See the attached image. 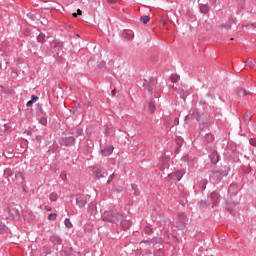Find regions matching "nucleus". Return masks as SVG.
<instances>
[{
    "instance_id": "21",
    "label": "nucleus",
    "mask_w": 256,
    "mask_h": 256,
    "mask_svg": "<svg viewBox=\"0 0 256 256\" xmlns=\"http://www.w3.org/2000/svg\"><path fill=\"white\" fill-rule=\"evenodd\" d=\"M148 111L151 115H153V113H155V111H157V107L155 106V100L153 98L150 99V101L148 103Z\"/></svg>"
},
{
    "instance_id": "13",
    "label": "nucleus",
    "mask_w": 256,
    "mask_h": 256,
    "mask_svg": "<svg viewBox=\"0 0 256 256\" xmlns=\"http://www.w3.org/2000/svg\"><path fill=\"white\" fill-rule=\"evenodd\" d=\"M88 201L87 198L84 196H78L76 197V205L79 207V209L85 208V205H87Z\"/></svg>"
},
{
    "instance_id": "33",
    "label": "nucleus",
    "mask_w": 256,
    "mask_h": 256,
    "mask_svg": "<svg viewBox=\"0 0 256 256\" xmlns=\"http://www.w3.org/2000/svg\"><path fill=\"white\" fill-rule=\"evenodd\" d=\"M140 21L141 23H143V25H147V23L151 21V16H141Z\"/></svg>"
},
{
    "instance_id": "29",
    "label": "nucleus",
    "mask_w": 256,
    "mask_h": 256,
    "mask_svg": "<svg viewBox=\"0 0 256 256\" xmlns=\"http://www.w3.org/2000/svg\"><path fill=\"white\" fill-rule=\"evenodd\" d=\"M206 143H213L215 141V136L212 133H208L204 137Z\"/></svg>"
},
{
    "instance_id": "60",
    "label": "nucleus",
    "mask_w": 256,
    "mask_h": 256,
    "mask_svg": "<svg viewBox=\"0 0 256 256\" xmlns=\"http://www.w3.org/2000/svg\"><path fill=\"white\" fill-rule=\"evenodd\" d=\"M154 93H156L157 95H159V93H161V90L155 88V89H154Z\"/></svg>"
},
{
    "instance_id": "44",
    "label": "nucleus",
    "mask_w": 256,
    "mask_h": 256,
    "mask_svg": "<svg viewBox=\"0 0 256 256\" xmlns=\"http://www.w3.org/2000/svg\"><path fill=\"white\" fill-rule=\"evenodd\" d=\"M107 63H105V61H100L98 63V69H105Z\"/></svg>"
},
{
    "instance_id": "30",
    "label": "nucleus",
    "mask_w": 256,
    "mask_h": 256,
    "mask_svg": "<svg viewBox=\"0 0 256 256\" xmlns=\"http://www.w3.org/2000/svg\"><path fill=\"white\" fill-rule=\"evenodd\" d=\"M251 171H252L251 165L242 166V167H241V172H242L244 175H249V173H251Z\"/></svg>"
},
{
    "instance_id": "5",
    "label": "nucleus",
    "mask_w": 256,
    "mask_h": 256,
    "mask_svg": "<svg viewBox=\"0 0 256 256\" xmlns=\"http://www.w3.org/2000/svg\"><path fill=\"white\" fill-rule=\"evenodd\" d=\"M143 81L144 91H148L150 95H153V88L155 87V78L151 77L149 81L147 79H144Z\"/></svg>"
},
{
    "instance_id": "9",
    "label": "nucleus",
    "mask_w": 256,
    "mask_h": 256,
    "mask_svg": "<svg viewBox=\"0 0 256 256\" xmlns=\"http://www.w3.org/2000/svg\"><path fill=\"white\" fill-rule=\"evenodd\" d=\"M209 173H211L212 175H216L218 181H221V179H223V177H227V175H229V171L227 170H210Z\"/></svg>"
},
{
    "instance_id": "40",
    "label": "nucleus",
    "mask_w": 256,
    "mask_h": 256,
    "mask_svg": "<svg viewBox=\"0 0 256 256\" xmlns=\"http://www.w3.org/2000/svg\"><path fill=\"white\" fill-rule=\"evenodd\" d=\"M170 79H171V82H172V83H177V81H179V75H177V74H172L171 77H170Z\"/></svg>"
},
{
    "instance_id": "55",
    "label": "nucleus",
    "mask_w": 256,
    "mask_h": 256,
    "mask_svg": "<svg viewBox=\"0 0 256 256\" xmlns=\"http://www.w3.org/2000/svg\"><path fill=\"white\" fill-rule=\"evenodd\" d=\"M172 125H179V118H174V123Z\"/></svg>"
},
{
    "instance_id": "42",
    "label": "nucleus",
    "mask_w": 256,
    "mask_h": 256,
    "mask_svg": "<svg viewBox=\"0 0 256 256\" xmlns=\"http://www.w3.org/2000/svg\"><path fill=\"white\" fill-rule=\"evenodd\" d=\"M243 27H246V29L251 30V29H256V23L244 25Z\"/></svg>"
},
{
    "instance_id": "26",
    "label": "nucleus",
    "mask_w": 256,
    "mask_h": 256,
    "mask_svg": "<svg viewBox=\"0 0 256 256\" xmlns=\"http://www.w3.org/2000/svg\"><path fill=\"white\" fill-rule=\"evenodd\" d=\"M58 151H59V144L55 143L54 141V143L51 146H49L48 153H57Z\"/></svg>"
},
{
    "instance_id": "2",
    "label": "nucleus",
    "mask_w": 256,
    "mask_h": 256,
    "mask_svg": "<svg viewBox=\"0 0 256 256\" xmlns=\"http://www.w3.org/2000/svg\"><path fill=\"white\" fill-rule=\"evenodd\" d=\"M189 113L199 123L200 131H203L204 127H211L213 125V120H207L205 113H201L199 109H191Z\"/></svg>"
},
{
    "instance_id": "28",
    "label": "nucleus",
    "mask_w": 256,
    "mask_h": 256,
    "mask_svg": "<svg viewBox=\"0 0 256 256\" xmlns=\"http://www.w3.org/2000/svg\"><path fill=\"white\" fill-rule=\"evenodd\" d=\"M151 243H154L155 245H163L164 240L161 237H154L150 240Z\"/></svg>"
},
{
    "instance_id": "14",
    "label": "nucleus",
    "mask_w": 256,
    "mask_h": 256,
    "mask_svg": "<svg viewBox=\"0 0 256 256\" xmlns=\"http://www.w3.org/2000/svg\"><path fill=\"white\" fill-rule=\"evenodd\" d=\"M15 179L19 181L20 185H22L23 190L25 191V173L23 172H16Z\"/></svg>"
},
{
    "instance_id": "16",
    "label": "nucleus",
    "mask_w": 256,
    "mask_h": 256,
    "mask_svg": "<svg viewBox=\"0 0 256 256\" xmlns=\"http://www.w3.org/2000/svg\"><path fill=\"white\" fill-rule=\"evenodd\" d=\"M119 225L124 231H127V229H131V221L125 219L123 216L122 219L119 221Z\"/></svg>"
},
{
    "instance_id": "45",
    "label": "nucleus",
    "mask_w": 256,
    "mask_h": 256,
    "mask_svg": "<svg viewBox=\"0 0 256 256\" xmlns=\"http://www.w3.org/2000/svg\"><path fill=\"white\" fill-rule=\"evenodd\" d=\"M115 179V173L109 176L107 180V185H111V182Z\"/></svg>"
},
{
    "instance_id": "59",
    "label": "nucleus",
    "mask_w": 256,
    "mask_h": 256,
    "mask_svg": "<svg viewBox=\"0 0 256 256\" xmlns=\"http://www.w3.org/2000/svg\"><path fill=\"white\" fill-rule=\"evenodd\" d=\"M190 119L191 118L189 117V115H186L184 121L187 123L188 121H190Z\"/></svg>"
},
{
    "instance_id": "11",
    "label": "nucleus",
    "mask_w": 256,
    "mask_h": 256,
    "mask_svg": "<svg viewBox=\"0 0 256 256\" xmlns=\"http://www.w3.org/2000/svg\"><path fill=\"white\" fill-rule=\"evenodd\" d=\"M96 179H103L109 175V172L104 167L96 168L95 170Z\"/></svg>"
},
{
    "instance_id": "56",
    "label": "nucleus",
    "mask_w": 256,
    "mask_h": 256,
    "mask_svg": "<svg viewBox=\"0 0 256 256\" xmlns=\"http://www.w3.org/2000/svg\"><path fill=\"white\" fill-rule=\"evenodd\" d=\"M126 35H127V39H128V40L133 39V34H131V33H127Z\"/></svg>"
},
{
    "instance_id": "32",
    "label": "nucleus",
    "mask_w": 256,
    "mask_h": 256,
    "mask_svg": "<svg viewBox=\"0 0 256 256\" xmlns=\"http://www.w3.org/2000/svg\"><path fill=\"white\" fill-rule=\"evenodd\" d=\"M39 123L41 125L47 126V113L45 115H40Z\"/></svg>"
},
{
    "instance_id": "7",
    "label": "nucleus",
    "mask_w": 256,
    "mask_h": 256,
    "mask_svg": "<svg viewBox=\"0 0 256 256\" xmlns=\"http://www.w3.org/2000/svg\"><path fill=\"white\" fill-rule=\"evenodd\" d=\"M224 207H225L226 211H229L230 214H232L233 217H235V215H237V210H235V207H237V202L226 200Z\"/></svg>"
},
{
    "instance_id": "27",
    "label": "nucleus",
    "mask_w": 256,
    "mask_h": 256,
    "mask_svg": "<svg viewBox=\"0 0 256 256\" xmlns=\"http://www.w3.org/2000/svg\"><path fill=\"white\" fill-rule=\"evenodd\" d=\"M236 93H237V95H239V97H245V95H251L250 92H247V90H245L243 88H237Z\"/></svg>"
},
{
    "instance_id": "54",
    "label": "nucleus",
    "mask_w": 256,
    "mask_h": 256,
    "mask_svg": "<svg viewBox=\"0 0 256 256\" xmlns=\"http://www.w3.org/2000/svg\"><path fill=\"white\" fill-rule=\"evenodd\" d=\"M110 134H111V129H109V127H107L105 130V135L109 136Z\"/></svg>"
},
{
    "instance_id": "1",
    "label": "nucleus",
    "mask_w": 256,
    "mask_h": 256,
    "mask_svg": "<svg viewBox=\"0 0 256 256\" xmlns=\"http://www.w3.org/2000/svg\"><path fill=\"white\" fill-rule=\"evenodd\" d=\"M121 219H123V214L119 213L115 206H110L108 210H105L102 214V221L110 223V225L119 226Z\"/></svg>"
},
{
    "instance_id": "3",
    "label": "nucleus",
    "mask_w": 256,
    "mask_h": 256,
    "mask_svg": "<svg viewBox=\"0 0 256 256\" xmlns=\"http://www.w3.org/2000/svg\"><path fill=\"white\" fill-rule=\"evenodd\" d=\"M51 51L53 54V57H59L63 54V42L59 40H54L51 42Z\"/></svg>"
},
{
    "instance_id": "46",
    "label": "nucleus",
    "mask_w": 256,
    "mask_h": 256,
    "mask_svg": "<svg viewBox=\"0 0 256 256\" xmlns=\"http://www.w3.org/2000/svg\"><path fill=\"white\" fill-rule=\"evenodd\" d=\"M57 193H55V192H52L51 194H50V201H55L56 199H57Z\"/></svg>"
},
{
    "instance_id": "63",
    "label": "nucleus",
    "mask_w": 256,
    "mask_h": 256,
    "mask_svg": "<svg viewBox=\"0 0 256 256\" xmlns=\"http://www.w3.org/2000/svg\"><path fill=\"white\" fill-rule=\"evenodd\" d=\"M76 14L83 15V11H81V9H78Z\"/></svg>"
},
{
    "instance_id": "15",
    "label": "nucleus",
    "mask_w": 256,
    "mask_h": 256,
    "mask_svg": "<svg viewBox=\"0 0 256 256\" xmlns=\"http://www.w3.org/2000/svg\"><path fill=\"white\" fill-rule=\"evenodd\" d=\"M219 157V153L216 150H212L209 154V159L213 165H217V163H219Z\"/></svg>"
},
{
    "instance_id": "25",
    "label": "nucleus",
    "mask_w": 256,
    "mask_h": 256,
    "mask_svg": "<svg viewBox=\"0 0 256 256\" xmlns=\"http://www.w3.org/2000/svg\"><path fill=\"white\" fill-rule=\"evenodd\" d=\"M198 3L200 4V7H199L200 13H202L203 15H207V12L210 9L209 5L201 4V0H198Z\"/></svg>"
},
{
    "instance_id": "10",
    "label": "nucleus",
    "mask_w": 256,
    "mask_h": 256,
    "mask_svg": "<svg viewBox=\"0 0 256 256\" xmlns=\"http://www.w3.org/2000/svg\"><path fill=\"white\" fill-rule=\"evenodd\" d=\"M210 201L212 203L211 209H213V207H215V205H219V203L221 201V196L219 195L218 192H212L210 194Z\"/></svg>"
},
{
    "instance_id": "23",
    "label": "nucleus",
    "mask_w": 256,
    "mask_h": 256,
    "mask_svg": "<svg viewBox=\"0 0 256 256\" xmlns=\"http://www.w3.org/2000/svg\"><path fill=\"white\" fill-rule=\"evenodd\" d=\"M35 111H36V115L38 117H41V115H45V111L43 110V104L41 103H37L36 104V108H35Z\"/></svg>"
},
{
    "instance_id": "61",
    "label": "nucleus",
    "mask_w": 256,
    "mask_h": 256,
    "mask_svg": "<svg viewBox=\"0 0 256 256\" xmlns=\"http://www.w3.org/2000/svg\"><path fill=\"white\" fill-rule=\"evenodd\" d=\"M44 209H45L46 211H51V210H52V208H51L50 206H45Z\"/></svg>"
},
{
    "instance_id": "6",
    "label": "nucleus",
    "mask_w": 256,
    "mask_h": 256,
    "mask_svg": "<svg viewBox=\"0 0 256 256\" xmlns=\"http://www.w3.org/2000/svg\"><path fill=\"white\" fill-rule=\"evenodd\" d=\"M59 144L62 145V147H73V145H75V137L74 136L62 137L59 140Z\"/></svg>"
},
{
    "instance_id": "19",
    "label": "nucleus",
    "mask_w": 256,
    "mask_h": 256,
    "mask_svg": "<svg viewBox=\"0 0 256 256\" xmlns=\"http://www.w3.org/2000/svg\"><path fill=\"white\" fill-rule=\"evenodd\" d=\"M197 206L199 209H209V207H211V203L208 200H200L197 203Z\"/></svg>"
},
{
    "instance_id": "4",
    "label": "nucleus",
    "mask_w": 256,
    "mask_h": 256,
    "mask_svg": "<svg viewBox=\"0 0 256 256\" xmlns=\"http://www.w3.org/2000/svg\"><path fill=\"white\" fill-rule=\"evenodd\" d=\"M187 221H189V219L187 218L185 213H179L175 227H177V229H180V231H183V229L187 227Z\"/></svg>"
},
{
    "instance_id": "43",
    "label": "nucleus",
    "mask_w": 256,
    "mask_h": 256,
    "mask_svg": "<svg viewBox=\"0 0 256 256\" xmlns=\"http://www.w3.org/2000/svg\"><path fill=\"white\" fill-rule=\"evenodd\" d=\"M48 219L50 221H55L57 219V214L56 213L49 214Z\"/></svg>"
},
{
    "instance_id": "62",
    "label": "nucleus",
    "mask_w": 256,
    "mask_h": 256,
    "mask_svg": "<svg viewBox=\"0 0 256 256\" xmlns=\"http://www.w3.org/2000/svg\"><path fill=\"white\" fill-rule=\"evenodd\" d=\"M162 163H163V165H164V167L167 165V159H162Z\"/></svg>"
},
{
    "instance_id": "53",
    "label": "nucleus",
    "mask_w": 256,
    "mask_h": 256,
    "mask_svg": "<svg viewBox=\"0 0 256 256\" xmlns=\"http://www.w3.org/2000/svg\"><path fill=\"white\" fill-rule=\"evenodd\" d=\"M5 231V224H0V233H3Z\"/></svg>"
},
{
    "instance_id": "48",
    "label": "nucleus",
    "mask_w": 256,
    "mask_h": 256,
    "mask_svg": "<svg viewBox=\"0 0 256 256\" xmlns=\"http://www.w3.org/2000/svg\"><path fill=\"white\" fill-rule=\"evenodd\" d=\"M62 252H64V254H65L66 256H71V255H73V247H70V251H69V252H67V251H65V250H63Z\"/></svg>"
},
{
    "instance_id": "39",
    "label": "nucleus",
    "mask_w": 256,
    "mask_h": 256,
    "mask_svg": "<svg viewBox=\"0 0 256 256\" xmlns=\"http://www.w3.org/2000/svg\"><path fill=\"white\" fill-rule=\"evenodd\" d=\"M207 183H209V181H207V179H203L201 181V189H202V191H205V189H207Z\"/></svg>"
},
{
    "instance_id": "38",
    "label": "nucleus",
    "mask_w": 256,
    "mask_h": 256,
    "mask_svg": "<svg viewBox=\"0 0 256 256\" xmlns=\"http://www.w3.org/2000/svg\"><path fill=\"white\" fill-rule=\"evenodd\" d=\"M132 187V191H134V195L137 197L140 195L139 189L137 188V186L135 184L131 185Z\"/></svg>"
},
{
    "instance_id": "58",
    "label": "nucleus",
    "mask_w": 256,
    "mask_h": 256,
    "mask_svg": "<svg viewBox=\"0 0 256 256\" xmlns=\"http://www.w3.org/2000/svg\"><path fill=\"white\" fill-rule=\"evenodd\" d=\"M199 104H200V105H207V101L201 100V101L199 102Z\"/></svg>"
},
{
    "instance_id": "20",
    "label": "nucleus",
    "mask_w": 256,
    "mask_h": 256,
    "mask_svg": "<svg viewBox=\"0 0 256 256\" xmlns=\"http://www.w3.org/2000/svg\"><path fill=\"white\" fill-rule=\"evenodd\" d=\"M50 241L53 243V245H61V243H63V240L61 239V237H59L56 234H53L52 236H50Z\"/></svg>"
},
{
    "instance_id": "22",
    "label": "nucleus",
    "mask_w": 256,
    "mask_h": 256,
    "mask_svg": "<svg viewBox=\"0 0 256 256\" xmlns=\"http://www.w3.org/2000/svg\"><path fill=\"white\" fill-rule=\"evenodd\" d=\"M36 40L38 43L43 45L44 43H47V35H45L43 32H40L39 35L36 36Z\"/></svg>"
},
{
    "instance_id": "24",
    "label": "nucleus",
    "mask_w": 256,
    "mask_h": 256,
    "mask_svg": "<svg viewBox=\"0 0 256 256\" xmlns=\"http://www.w3.org/2000/svg\"><path fill=\"white\" fill-rule=\"evenodd\" d=\"M28 49L30 50L31 53H37L39 49V45H37L36 42H29L28 43Z\"/></svg>"
},
{
    "instance_id": "37",
    "label": "nucleus",
    "mask_w": 256,
    "mask_h": 256,
    "mask_svg": "<svg viewBox=\"0 0 256 256\" xmlns=\"http://www.w3.org/2000/svg\"><path fill=\"white\" fill-rule=\"evenodd\" d=\"M189 94H187V92H185V90L184 89H181L180 90V99H183L184 101H185V99H187V96H188Z\"/></svg>"
},
{
    "instance_id": "17",
    "label": "nucleus",
    "mask_w": 256,
    "mask_h": 256,
    "mask_svg": "<svg viewBox=\"0 0 256 256\" xmlns=\"http://www.w3.org/2000/svg\"><path fill=\"white\" fill-rule=\"evenodd\" d=\"M233 23L234 24L237 23V19L230 18L228 23L220 25L219 28L226 29V31H229V29H231V26L233 25Z\"/></svg>"
},
{
    "instance_id": "49",
    "label": "nucleus",
    "mask_w": 256,
    "mask_h": 256,
    "mask_svg": "<svg viewBox=\"0 0 256 256\" xmlns=\"http://www.w3.org/2000/svg\"><path fill=\"white\" fill-rule=\"evenodd\" d=\"M31 101H32V103H37V101H39V97L37 95H32Z\"/></svg>"
},
{
    "instance_id": "47",
    "label": "nucleus",
    "mask_w": 256,
    "mask_h": 256,
    "mask_svg": "<svg viewBox=\"0 0 256 256\" xmlns=\"http://www.w3.org/2000/svg\"><path fill=\"white\" fill-rule=\"evenodd\" d=\"M246 65H247L248 67H255V62H254L253 60H247V61H246Z\"/></svg>"
},
{
    "instance_id": "12",
    "label": "nucleus",
    "mask_w": 256,
    "mask_h": 256,
    "mask_svg": "<svg viewBox=\"0 0 256 256\" xmlns=\"http://www.w3.org/2000/svg\"><path fill=\"white\" fill-rule=\"evenodd\" d=\"M183 175H185V169H180V170L168 175V177L173 179V181H181V179H183Z\"/></svg>"
},
{
    "instance_id": "34",
    "label": "nucleus",
    "mask_w": 256,
    "mask_h": 256,
    "mask_svg": "<svg viewBox=\"0 0 256 256\" xmlns=\"http://www.w3.org/2000/svg\"><path fill=\"white\" fill-rule=\"evenodd\" d=\"M4 177L6 179H9V177H13V171H11L10 168H6L4 170Z\"/></svg>"
},
{
    "instance_id": "64",
    "label": "nucleus",
    "mask_w": 256,
    "mask_h": 256,
    "mask_svg": "<svg viewBox=\"0 0 256 256\" xmlns=\"http://www.w3.org/2000/svg\"><path fill=\"white\" fill-rule=\"evenodd\" d=\"M141 243H149V244H151V240H142Z\"/></svg>"
},
{
    "instance_id": "51",
    "label": "nucleus",
    "mask_w": 256,
    "mask_h": 256,
    "mask_svg": "<svg viewBox=\"0 0 256 256\" xmlns=\"http://www.w3.org/2000/svg\"><path fill=\"white\" fill-rule=\"evenodd\" d=\"M249 143H250V145H252V147H256V138H251L249 140Z\"/></svg>"
},
{
    "instance_id": "35",
    "label": "nucleus",
    "mask_w": 256,
    "mask_h": 256,
    "mask_svg": "<svg viewBox=\"0 0 256 256\" xmlns=\"http://www.w3.org/2000/svg\"><path fill=\"white\" fill-rule=\"evenodd\" d=\"M64 224H65V227H67V229L73 228V223H71V220L69 218H66L64 220Z\"/></svg>"
},
{
    "instance_id": "50",
    "label": "nucleus",
    "mask_w": 256,
    "mask_h": 256,
    "mask_svg": "<svg viewBox=\"0 0 256 256\" xmlns=\"http://www.w3.org/2000/svg\"><path fill=\"white\" fill-rule=\"evenodd\" d=\"M81 135H83V129L78 128V129L76 130V137H80Z\"/></svg>"
},
{
    "instance_id": "18",
    "label": "nucleus",
    "mask_w": 256,
    "mask_h": 256,
    "mask_svg": "<svg viewBox=\"0 0 256 256\" xmlns=\"http://www.w3.org/2000/svg\"><path fill=\"white\" fill-rule=\"evenodd\" d=\"M115 148L111 145L106 146L104 149L101 150V153L104 157H109V155H111V153H113V150Z\"/></svg>"
},
{
    "instance_id": "57",
    "label": "nucleus",
    "mask_w": 256,
    "mask_h": 256,
    "mask_svg": "<svg viewBox=\"0 0 256 256\" xmlns=\"http://www.w3.org/2000/svg\"><path fill=\"white\" fill-rule=\"evenodd\" d=\"M118 0H108V3H110L111 5H115V3H117Z\"/></svg>"
},
{
    "instance_id": "31",
    "label": "nucleus",
    "mask_w": 256,
    "mask_h": 256,
    "mask_svg": "<svg viewBox=\"0 0 256 256\" xmlns=\"http://www.w3.org/2000/svg\"><path fill=\"white\" fill-rule=\"evenodd\" d=\"M51 255V248L49 246L43 247V252L40 254V256H47Z\"/></svg>"
},
{
    "instance_id": "8",
    "label": "nucleus",
    "mask_w": 256,
    "mask_h": 256,
    "mask_svg": "<svg viewBox=\"0 0 256 256\" xmlns=\"http://www.w3.org/2000/svg\"><path fill=\"white\" fill-rule=\"evenodd\" d=\"M8 215L13 221H20L21 212L17 208H8Z\"/></svg>"
},
{
    "instance_id": "36",
    "label": "nucleus",
    "mask_w": 256,
    "mask_h": 256,
    "mask_svg": "<svg viewBox=\"0 0 256 256\" xmlns=\"http://www.w3.org/2000/svg\"><path fill=\"white\" fill-rule=\"evenodd\" d=\"M242 119H243V121H244V123H249V121H251V115H249L248 113H246V114H244L243 116H242Z\"/></svg>"
},
{
    "instance_id": "52",
    "label": "nucleus",
    "mask_w": 256,
    "mask_h": 256,
    "mask_svg": "<svg viewBox=\"0 0 256 256\" xmlns=\"http://www.w3.org/2000/svg\"><path fill=\"white\" fill-rule=\"evenodd\" d=\"M33 101L32 100H29L27 103H26V107H33Z\"/></svg>"
},
{
    "instance_id": "41",
    "label": "nucleus",
    "mask_w": 256,
    "mask_h": 256,
    "mask_svg": "<svg viewBox=\"0 0 256 256\" xmlns=\"http://www.w3.org/2000/svg\"><path fill=\"white\" fill-rule=\"evenodd\" d=\"M144 233H146V235H151V233H153V228L145 226Z\"/></svg>"
}]
</instances>
